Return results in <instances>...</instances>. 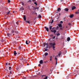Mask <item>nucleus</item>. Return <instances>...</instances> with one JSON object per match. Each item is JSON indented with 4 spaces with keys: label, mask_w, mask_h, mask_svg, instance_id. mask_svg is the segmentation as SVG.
<instances>
[{
    "label": "nucleus",
    "mask_w": 79,
    "mask_h": 79,
    "mask_svg": "<svg viewBox=\"0 0 79 79\" xmlns=\"http://www.w3.org/2000/svg\"><path fill=\"white\" fill-rule=\"evenodd\" d=\"M7 36H8L9 37H10V35H10V33H7Z\"/></svg>",
    "instance_id": "6ab92c4d"
},
{
    "label": "nucleus",
    "mask_w": 79,
    "mask_h": 79,
    "mask_svg": "<svg viewBox=\"0 0 79 79\" xmlns=\"http://www.w3.org/2000/svg\"><path fill=\"white\" fill-rule=\"evenodd\" d=\"M53 23V19L52 20V22H50L49 23Z\"/></svg>",
    "instance_id": "c85d7f7f"
},
{
    "label": "nucleus",
    "mask_w": 79,
    "mask_h": 79,
    "mask_svg": "<svg viewBox=\"0 0 79 79\" xmlns=\"http://www.w3.org/2000/svg\"><path fill=\"white\" fill-rule=\"evenodd\" d=\"M34 4H35V5H37V2H35L34 3Z\"/></svg>",
    "instance_id": "2f4dec72"
},
{
    "label": "nucleus",
    "mask_w": 79,
    "mask_h": 79,
    "mask_svg": "<svg viewBox=\"0 0 79 79\" xmlns=\"http://www.w3.org/2000/svg\"><path fill=\"white\" fill-rule=\"evenodd\" d=\"M76 8V7L75 6H73L72 7V10H75Z\"/></svg>",
    "instance_id": "0eeeda50"
},
{
    "label": "nucleus",
    "mask_w": 79,
    "mask_h": 79,
    "mask_svg": "<svg viewBox=\"0 0 79 79\" xmlns=\"http://www.w3.org/2000/svg\"><path fill=\"white\" fill-rule=\"evenodd\" d=\"M22 5H24V3L22 2Z\"/></svg>",
    "instance_id": "09e8293b"
},
{
    "label": "nucleus",
    "mask_w": 79,
    "mask_h": 79,
    "mask_svg": "<svg viewBox=\"0 0 79 79\" xmlns=\"http://www.w3.org/2000/svg\"><path fill=\"white\" fill-rule=\"evenodd\" d=\"M55 36H54V37L52 38V39H55Z\"/></svg>",
    "instance_id": "37998d69"
},
{
    "label": "nucleus",
    "mask_w": 79,
    "mask_h": 79,
    "mask_svg": "<svg viewBox=\"0 0 79 79\" xmlns=\"http://www.w3.org/2000/svg\"><path fill=\"white\" fill-rule=\"evenodd\" d=\"M51 31L52 32H54V33L55 34H55V33L56 32V30H54L53 31L52 30H51Z\"/></svg>",
    "instance_id": "39448f33"
},
{
    "label": "nucleus",
    "mask_w": 79,
    "mask_h": 79,
    "mask_svg": "<svg viewBox=\"0 0 79 79\" xmlns=\"http://www.w3.org/2000/svg\"><path fill=\"white\" fill-rule=\"evenodd\" d=\"M8 64V63H6V65H7Z\"/></svg>",
    "instance_id": "603ef678"
},
{
    "label": "nucleus",
    "mask_w": 79,
    "mask_h": 79,
    "mask_svg": "<svg viewBox=\"0 0 79 79\" xmlns=\"http://www.w3.org/2000/svg\"><path fill=\"white\" fill-rule=\"evenodd\" d=\"M23 57H22V58H21L20 60H21V61H23Z\"/></svg>",
    "instance_id": "393cba45"
},
{
    "label": "nucleus",
    "mask_w": 79,
    "mask_h": 79,
    "mask_svg": "<svg viewBox=\"0 0 79 79\" xmlns=\"http://www.w3.org/2000/svg\"><path fill=\"white\" fill-rule=\"evenodd\" d=\"M44 46L45 47V45H47V46H48V43H44Z\"/></svg>",
    "instance_id": "a211bd4d"
},
{
    "label": "nucleus",
    "mask_w": 79,
    "mask_h": 79,
    "mask_svg": "<svg viewBox=\"0 0 79 79\" xmlns=\"http://www.w3.org/2000/svg\"><path fill=\"white\" fill-rule=\"evenodd\" d=\"M66 28L67 29V28H68V27H67V26H66Z\"/></svg>",
    "instance_id": "774afa93"
},
{
    "label": "nucleus",
    "mask_w": 79,
    "mask_h": 79,
    "mask_svg": "<svg viewBox=\"0 0 79 79\" xmlns=\"http://www.w3.org/2000/svg\"><path fill=\"white\" fill-rule=\"evenodd\" d=\"M38 66H40V64H39V65H38Z\"/></svg>",
    "instance_id": "680f3d73"
},
{
    "label": "nucleus",
    "mask_w": 79,
    "mask_h": 79,
    "mask_svg": "<svg viewBox=\"0 0 79 79\" xmlns=\"http://www.w3.org/2000/svg\"><path fill=\"white\" fill-rule=\"evenodd\" d=\"M1 41H2V42H4V40H3V39H1Z\"/></svg>",
    "instance_id": "e433bc0d"
},
{
    "label": "nucleus",
    "mask_w": 79,
    "mask_h": 79,
    "mask_svg": "<svg viewBox=\"0 0 79 79\" xmlns=\"http://www.w3.org/2000/svg\"><path fill=\"white\" fill-rule=\"evenodd\" d=\"M68 10H69V9L67 8H66L65 9V11H68Z\"/></svg>",
    "instance_id": "dca6fc26"
},
{
    "label": "nucleus",
    "mask_w": 79,
    "mask_h": 79,
    "mask_svg": "<svg viewBox=\"0 0 79 79\" xmlns=\"http://www.w3.org/2000/svg\"><path fill=\"white\" fill-rule=\"evenodd\" d=\"M60 29H61V30H62V28H60Z\"/></svg>",
    "instance_id": "69168bd1"
},
{
    "label": "nucleus",
    "mask_w": 79,
    "mask_h": 79,
    "mask_svg": "<svg viewBox=\"0 0 79 79\" xmlns=\"http://www.w3.org/2000/svg\"><path fill=\"white\" fill-rule=\"evenodd\" d=\"M10 2H11V1L10 0H8V3H10Z\"/></svg>",
    "instance_id": "4c0bfd02"
},
{
    "label": "nucleus",
    "mask_w": 79,
    "mask_h": 79,
    "mask_svg": "<svg viewBox=\"0 0 79 79\" xmlns=\"http://www.w3.org/2000/svg\"><path fill=\"white\" fill-rule=\"evenodd\" d=\"M48 48V46L47 47H46V48Z\"/></svg>",
    "instance_id": "4d7b16f0"
},
{
    "label": "nucleus",
    "mask_w": 79,
    "mask_h": 79,
    "mask_svg": "<svg viewBox=\"0 0 79 79\" xmlns=\"http://www.w3.org/2000/svg\"><path fill=\"white\" fill-rule=\"evenodd\" d=\"M20 10H23V7L21 8H20Z\"/></svg>",
    "instance_id": "3c124183"
},
{
    "label": "nucleus",
    "mask_w": 79,
    "mask_h": 79,
    "mask_svg": "<svg viewBox=\"0 0 79 79\" xmlns=\"http://www.w3.org/2000/svg\"><path fill=\"white\" fill-rule=\"evenodd\" d=\"M70 39H71L70 38V37H68L67 39V41H69V40H70Z\"/></svg>",
    "instance_id": "2eb2a0df"
},
{
    "label": "nucleus",
    "mask_w": 79,
    "mask_h": 79,
    "mask_svg": "<svg viewBox=\"0 0 79 79\" xmlns=\"http://www.w3.org/2000/svg\"><path fill=\"white\" fill-rule=\"evenodd\" d=\"M5 70L6 71V72L7 73L8 72L9 70L8 69H5Z\"/></svg>",
    "instance_id": "4be33fe9"
},
{
    "label": "nucleus",
    "mask_w": 79,
    "mask_h": 79,
    "mask_svg": "<svg viewBox=\"0 0 79 79\" xmlns=\"http://www.w3.org/2000/svg\"><path fill=\"white\" fill-rule=\"evenodd\" d=\"M10 13V11H9V12L7 13V15H9V14Z\"/></svg>",
    "instance_id": "c756f323"
},
{
    "label": "nucleus",
    "mask_w": 79,
    "mask_h": 79,
    "mask_svg": "<svg viewBox=\"0 0 79 79\" xmlns=\"http://www.w3.org/2000/svg\"><path fill=\"white\" fill-rule=\"evenodd\" d=\"M55 60H56V61H57V58H56V57H55Z\"/></svg>",
    "instance_id": "8fccbe9b"
},
{
    "label": "nucleus",
    "mask_w": 79,
    "mask_h": 79,
    "mask_svg": "<svg viewBox=\"0 0 79 79\" xmlns=\"http://www.w3.org/2000/svg\"><path fill=\"white\" fill-rule=\"evenodd\" d=\"M58 63V62H57V61H56V65Z\"/></svg>",
    "instance_id": "ea45409f"
},
{
    "label": "nucleus",
    "mask_w": 79,
    "mask_h": 79,
    "mask_svg": "<svg viewBox=\"0 0 79 79\" xmlns=\"http://www.w3.org/2000/svg\"><path fill=\"white\" fill-rule=\"evenodd\" d=\"M75 13H76V14H78L79 13L78 12H76Z\"/></svg>",
    "instance_id": "c03bdc74"
},
{
    "label": "nucleus",
    "mask_w": 79,
    "mask_h": 79,
    "mask_svg": "<svg viewBox=\"0 0 79 79\" xmlns=\"http://www.w3.org/2000/svg\"><path fill=\"white\" fill-rule=\"evenodd\" d=\"M61 52L60 51L59 52V54H58V55H57L56 56L57 57H58V56H60V55H61Z\"/></svg>",
    "instance_id": "20e7f679"
},
{
    "label": "nucleus",
    "mask_w": 79,
    "mask_h": 79,
    "mask_svg": "<svg viewBox=\"0 0 79 79\" xmlns=\"http://www.w3.org/2000/svg\"><path fill=\"white\" fill-rule=\"evenodd\" d=\"M0 52H3V51L2 50L0 51Z\"/></svg>",
    "instance_id": "864d4df0"
},
{
    "label": "nucleus",
    "mask_w": 79,
    "mask_h": 79,
    "mask_svg": "<svg viewBox=\"0 0 79 79\" xmlns=\"http://www.w3.org/2000/svg\"><path fill=\"white\" fill-rule=\"evenodd\" d=\"M45 28L46 29L47 31V32H48V28L47 27H45Z\"/></svg>",
    "instance_id": "9b49d317"
},
{
    "label": "nucleus",
    "mask_w": 79,
    "mask_h": 79,
    "mask_svg": "<svg viewBox=\"0 0 79 79\" xmlns=\"http://www.w3.org/2000/svg\"><path fill=\"white\" fill-rule=\"evenodd\" d=\"M49 45H50L51 47H53V50H55L54 48H55V45H56L55 43H49Z\"/></svg>",
    "instance_id": "f03ea898"
},
{
    "label": "nucleus",
    "mask_w": 79,
    "mask_h": 79,
    "mask_svg": "<svg viewBox=\"0 0 79 79\" xmlns=\"http://www.w3.org/2000/svg\"><path fill=\"white\" fill-rule=\"evenodd\" d=\"M8 65H10V63H9V64H8Z\"/></svg>",
    "instance_id": "338daca9"
},
{
    "label": "nucleus",
    "mask_w": 79,
    "mask_h": 79,
    "mask_svg": "<svg viewBox=\"0 0 79 79\" xmlns=\"http://www.w3.org/2000/svg\"><path fill=\"white\" fill-rule=\"evenodd\" d=\"M77 11H78V12L79 13V10H78Z\"/></svg>",
    "instance_id": "0e129e2a"
},
{
    "label": "nucleus",
    "mask_w": 79,
    "mask_h": 79,
    "mask_svg": "<svg viewBox=\"0 0 79 79\" xmlns=\"http://www.w3.org/2000/svg\"><path fill=\"white\" fill-rule=\"evenodd\" d=\"M15 31H16L15 30V29H14V30H12L11 31V32L12 33H14V32H15Z\"/></svg>",
    "instance_id": "1a4fd4ad"
},
{
    "label": "nucleus",
    "mask_w": 79,
    "mask_h": 79,
    "mask_svg": "<svg viewBox=\"0 0 79 79\" xmlns=\"http://www.w3.org/2000/svg\"><path fill=\"white\" fill-rule=\"evenodd\" d=\"M8 77H10V75H8Z\"/></svg>",
    "instance_id": "5fc2aeb1"
},
{
    "label": "nucleus",
    "mask_w": 79,
    "mask_h": 79,
    "mask_svg": "<svg viewBox=\"0 0 79 79\" xmlns=\"http://www.w3.org/2000/svg\"><path fill=\"white\" fill-rule=\"evenodd\" d=\"M60 10H61V9L60 8H58L57 9V11H60Z\"/></svg>",
    "instance_id": "aec40b11"
},
{
    "label": "nucleus",
    "mask_w": 79,
    "mask_h": 79,
    "mask_svg": "<svg viewBox=\"0 0 79 79\" xmlns=\"http://www.w3.org/2000/svg\"><path fill=\"white\" fill-rule=\"evenodd\" d=\"M5 69H8V67H6V68H5Z\"/></svg>",
    "instance_id": "13d9d810"
},
{
    "label": "nucleus",
    "mask_w": 79,
    "mask_h": 79,
    "mask_svg": "<svg viewBox=\"0 0 79 79\" xmlns=\"http://www.w3.org/2000/svg\"><path fill=\"white\" fill-rule=\"evenodd\" d=\"M60 2H64V0H60Z\"/></svg>",
    "instance_id": "a18cd8bd"
},
{
    "label": "nucleus",
    "mask_w": 79,
    "mask_h": 79,
    "mask_svg": "<svg viewBox=\"0 0 79 79\" xmlns=\"http://www.w3.org/2000/svg\"><path fill=\"white\" fill-rule=\"evenodd\" d=\"M64 52H66V53L67 52L66 50L64 51Z\"/></svg>",
    "instance_id": "e2e57ef3"
},
{
    "label": "nucleus",
    "mask_w": 79,
    "mask_h": 79,
    "mask_svg": "<svg viewBox=\"0 0 79 79\" xmlns=\"http://www.w3.org/2000/svg\"><path fill=\"white\" fill-rule=\"evenodd\" d=\"M55 35H57V37H58V36H59V35H60V33H59V32L57 31V33L55 34Z\"/></svg>",
    "instance_id": "7ed1b4c3"
},
{
    "label": "nucleus",
    "mask_w": 79,
    "mask_h": 79,
    "mask_svg": "<svg viewBox=\"0 0 79 79\" xmlns=\"http://www.w3.org/2000/svg\"><path fill=\"white\" fill-rule=\"evenodd\" d=\"M25 23H27L28 24H30V22L29 21H26Z\"/></svg>",
    "instance_id": "5701e85b"
},
{
    "label": "nucleus",
    "mask_w": 79,
    "mask_h": 79,
    "mask_svg": "<svg viewBox=\"0 0 79 79\" xmlns=\"http://www.w3.org/2000/svg\"><path fill=\"white\" fill-rule=\"evenodd\" d=\"M54 29H55V28H54V27H53V28H52V30H53Z\"/></svg>",
    "instance_id": "052dcab7"
},
{
    "label": "nucleus",
    "mask_w": 79,
    "mask_h": 79,
    "mask_svg": "<svg viewBox=\"0 0 79 79\" xmlns=\"http://www.w3.org/2000/svg\"><path fill=\"white\" fill-rule=\"evenodd\" d=\"M47 77H48V76L46 77H45L44 79H47Z\"/></svg>",
    "instance_id": "c9c22d12"
},
{
    "label": "nucleus",
    "mask_w": 79,
    "mask_h": 79,
    "mask_svg": "<svg viewBox=\"0 0 79 79\" xmlns=\"http://www.w3.org/2000/svg\"><path fill=\"white\" fill-rule=\"evenodd\" d=\"M60 23H61V24H63V21H61L60 22Z\"/></svg>",
    "instance_id": "79ce46f5"
},
{
    "label": "nucleus",
    "mask_w": 79,
    "mask_h": 79,
    "mask_svg": "<svg viewBox=\"0 0 79 79\" xmlns=\"http://www.w3.org/2000/svg\"><path fill=\"white\" fill-rule=\"evenodd\" d=\"M48 53H47V52H46V53H44V55L45 56H47V55H48Z\"/></svg>",
    "instance_id": "f3484780"
},
{
    "label": "nucleus",
    "mask_w": 79,
    "mask_h": 79,
    "mask_svg": "<svg viewBox=\"0 0 79 79\" xmlns=\"http://www.w3.org/2000/svg\"><path fill=\"white\" fill-rule=\"evenodd\" d=\"M38 18H42V16L40 15H38Z\"/></svg>",
    "instance_id": "4468645a"
},
{
    "label": "nucleus",
    "mask_w": 79,
    "mask_h": 79,
    "mask_svg": "<svg viewBox=\"0 0 79 79\" xmlns=\"http://www.w3.org/2000/svg\"><path fill=\"white\" fill-rule=\"evenodd\" d=\"M9 70L11 69V67H9Z\"/></svg>",
    "instance_id": "72a5a7b5"
},
{
    "label": "nucleus",
    "mask_w": 79,
    "mask_h": 79,
    "mask_svg": "<svg viewBox=\"0 0 79 79\" xmlns=\"http://www.w3.org/2000/svg\"><path fill=\"white\" fill-rule=\"evenodd\" d=\"M51 40V38H50L49 39V41H50V40Z\"/></svg>",
    "instance_id": "de8ad7c7"
},
{
    "label": "nucleus",
    "mask_w": 79,
    "mask_h": 79,
    "mask_svg": "<svg viewBox=\"0 0 79 79\" xmlns=\"http://www.w3.org/2000/svg\"><path fill=\"white\" fill-rule=\"evenodd\" d=\"M74 16V15H70L69 16L71 18H72Z\"/></svg>",
    "instance_id": "9d476101"
},
{
    "label": "nucleus",
    "mask_w": 79,
    "mask_h": 79,
    "mask_svg": "<svg viewBox=\"0 0 79 79\" xmlns=\"http://www.w3.org/2000/svg\"><path fill=\"white\" fill-rule=\"evenodd\" d=\"M26 61V59H23L22 61H23V62H24V61Z\"/></svg>",
    "instance_id": "473e14b6"
},
{
    "label": "nucleus",
    "mask_w": 79,
    "mask_h": 79,
    "mask_svg": "<svg viewBox=\"0 0 79 79\" xmlns=\"http://www.w3.org/2000/svg\"><path fill=\"white\" fill-rule=\"evenodd\" d=\"M32 1H33V2H35V0H32Z\"/></svg>",
    "instance_id": "6e6d98bb"
},
{
    "label": "nucleus",
    "mask_w": 79,
    "mask_h": 79,
    "mask_svg": "<svg viewBox=\"0 0 79 79\" xmlns=\"http://www.w3.org/2000/svg\"><path fill=\"white\" fill-rule=\"evenodd\" d=\"M23 19L24 21H26V15H24Z\"/></svg>",
    "instance_id": "6e6552de"
},
{
    "label": "nucleus",
    "mask_w": 79,
    "mask_h": 79,
    "mask_svg": "<svg viewBox=\"0 0 79 79\" xmlns=\"http://www.w3.org/2000/svg\"><path fill=\"white\" fill-rule=\"evenodd\" d=\"M13 43H14V44H17V42H16V41H14L13 42Z\"/></svg>",
    "instance_id": "a878e982"
},
{
    "label": "nucleus",
    "mask_w": 79,
    "mask_h": 79,
    "mask_svg": "<svg viewBox=\"0 0 79 79\" xmlns=\"http://www.w3.org/2000/svg\"><path fill=\"white\" fill-rule=\"evenodd\" d=\"M31 1H32V0H29L28 2H31Z\"/></svg>",
    "instance_id": "a19ab883"
},
{
    "label": "nucleus",
    "mask_w": 79,
    "mask_h": 79,
    "mask_svg": "<svg viewBox=\"0 0 79 79\" xmlns=\"http://www.w3.org/2000/svg\"><path fill=\"white\" fill-rule=\"evenodd\" d=\"M10 74H12V73H11V71H10Z\"/></svg>",
    "instance_id": "bf43d9fd"
},
{
    "label": "nucleus",
    "mask_w": 79,
    "mask_h": 79,
    "mask_svg": "<svg viewBox=\"0 0 79 79\" xmlns=\"http://www.w3.org/2000/svg\"><path fill=\"white\" fill-rule=\"evenodd\" d=\"M19 50H21V46H19Z\"/></svg>",
    "instance_id": "7c9ffc66"
},
{
    "label": "nucleus",
    "mask_w": 79,
    "mask_h": 79,
    "mask_svg": "<svg viewBox=\"0 0 79 79\" xmlns=\"http://www.w3.org/2000/svg\"><path fill=\"white\" fill-rule=\"evenodd\" d=\"M58 25L59 27H62V24H59Z\"/></svg>",
    "instance_id": "412c9836"
},
{
    "label": "nucleus",
    "mask_w": 79,
    "mask_h": 79,
    "mask_svg": "<svg viewBox=\"0 0 79 79\" xmlns=\"http://www.w3.org/2000/svg\"><path fill=\"white\" fill-rule=\"evenodd\" d=\"M48 50V49H45V51H47Z\"/></svg>",
    "instance_id": "49530a36"
},
{
    "label": "nucleus",
    "mask_w": 79,
    "mask_h": 79,
    "mask_svg": "<svg viewBox=\"0 0 79 79\" xmlns=\"http://www.w3.org/2000/svg\"><path fill=\"white\" fill-rule=\"evenodd\" d=\"M68 25H69V26H71V23H69Z\"/></svg>",
    "instance_id": "58836bf2"
},
{
    "label": "nucleus",
    "mask_w": 79,
    "mask_h": 79,
    "mask_svg": "<svg viewBox=\"0 0 79 79\" xmlns=\"http://www.w3.org/2000/svg\"><path fill=\"white\" fill-rule=\"evenodd\" d=\"M15 33H16V34H18L19 32L18 31H16V30L15 29Z\"/></svg>",
    "instance_id": "cd10ccee"
},
{
    "label": "nucleus",
    "mask_w": 79,
    "mask_h": 79,
    "mask_svg": "<svg viewBox=\"0 0 79 79\" xmlns=\"http://www.w3.org/2000/svg\"><path fill=\"white\" fill-rule=\"evenodd\" d=\"M26 44L27 45H28V44H30V41H26Z\"/></svg>",
    "instance_id": "423d86ee"
},
{
    "label": "nucleus",
    "mask_w": 79,
    "mask_h": 79,
    "mask_svg": "<svg viewBox=\"0 0 79 79\" xmlns=\"http://www.w3.org/2000/svg\"><path fill=\"white\" fill-rule=\"evenodd\" d=\"M34 9L35 10H36V9L37 10H39L41 12H42V8L40 7H34Z\"/></svg>",
    "instance_id": "f257e3e1"
},
{
    "label": "nucleus",
    "mask_w": 79,
    "mask_h": 79,
    "mask_svg": "<svg viewBox=\"0 0 79 79\" xmlns=\"http://www.w3.org/2000/svg\"><path fill=\"white\" fill-rule=\"evenodd\" d=\"M52 56H50V60L52 61Z\"/></svg>",
    "instance_id": "bb28decb"
},
{
    "label": "nucleus",
    "mask_w": 79,
    "mask_h": 79,
    "mask_svg": "<svg viewBox=\"0 0 79 79\" xmlns=\"http://www.w3.org/2000/svg\"><path fill=\"white\" fill-rule=\"evenodd\" d=\"M39 62L40 64H42V63H43V60H41Z\"/></svg>",
    "instance_id": "f8f14e48"
},
{
    "label": "nucleus",
    "mask_w": 79,
    "mask_h": 79,
    "mask_svg": "<svg viewBox=\"0 0 79 79\" xmlns=\"http://www.w3.org/2000/svg\"><path fill=\"white\" fill-rule=\"evenodd\" d=\"M17 54V53H16V51H14V55H15V56H16V55Z\"/></svg>",
    "instance_id": "ddd939ff"
},
{
    "label": "nucleus",
    "mask_w": 79,
    "mask_h": 79,
    "mask_svg": "<svg viewBox=\"0 0 79 79\" xmlns=\"http://www.w3.org/2000/svg\"><path fill=\"white\" fill-rule=\"evenodd\" d=\"M50 36L51 37H53V34L50 35Z\"/></svg>",
    "instance_id": "f704fd0d"
},
{
    "label": "nucleus",
    "mask_w": 79,
    "mask_h": 79,
    "mask_svg": "<svg viewBox=\"0 0 79 79\" xmlns=\"http://www.w3.org/2000/svg\"><path fill=\"white\" fill-rule=\"evenodd\" d=\"M49 28L50 29V30H51L52 29V26H51L49 27Z\"/></svg>",
    "instance_id": "b1692460"
}]
</instances>
